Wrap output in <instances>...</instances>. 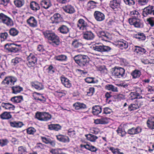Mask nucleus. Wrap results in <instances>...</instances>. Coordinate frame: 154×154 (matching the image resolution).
Returning a JSON list of instances; mask_svg holds the SVG:
<instances>
[{"mask_svg": "<svg viewBox=\"0 0 154 154\" xmlns=\"http://www.w3.org/2000/svg\"><path fill=\"white\" fill-rule=\"evenodd\" d=\"M121 0H116V17L120 20L123 18L122 10L121 8Z\"/></svg>", "mask_w": 154, "mask_h": 154, "instance_id": "nucleus-12", "label": "nucleus"}, {"mask_svg": "<svg viewBox=\"0 0 154 154\" xmlns=\"http://www.w3.org/2000/svg\"><path fill=\"white\" fill-rule=\"evenodd\" d=\"M141 75V71L138 69H135L131 73V75L132 76V78L134 79L139 78Z\"/></svg>", "mask_w": 154, "mask_h": 154, "instance_id": "nucleus-37", "label": "nucleus"}, {"mask_svg": "<svg viewBox=\"0 0 154 154\" xmlns=\"http://www.w3.org/2000/svg\"><path fill=\"white\" fill-rule=\"evenodd\" d=\"M111 93L107 92L105 94V97L106 98V102L108 101V103H109L110 101V98L112 97V95L111 94Z\"/></svg>", "mask_w": 154, "mask_h": 154, "instance_id": "nucleus-64", "label": "nucleus"}, {"mask_svg": "<svg viewBox=\"0 0 154 154\" xmlns=\"http://www.w3.org/2000/svg\"><path fill=\"white\" fill-rule=\"evenodd\" d=\"M21 60L22 59L20 58L16 57L15 58L12 59L11 60V63L13 65H15L21 61Z\"/></svg>", "mask_w": 154, "mask_h": 154, "instance_id": "nucleus-59", "label": "nucleus"}, {"mask_svg": "<svg viewBox=\"0 0 154 154\" xmlns=\"http://www.w3.org/2000/svg\"><path fill=\"white\" fill-rule=\"evenodd\" d=\"M68 133V134L72 137L74 138L75 137V132L74 130L72 129H69Z\"/></svg>", "mask_w": 154, "mask_h": 154, "instance_id": "nucleus-60", "label": "nucleus"}, {"mask_svg": "<svg viewBox=\"0 0 154 154\" xmlns=\"http://www.w3.org/2000/svg\"><path fill=\"white\" fill-rule=\"evenodd\" d=\"M63 10L66 13L72 14L75 12V10L73 6L68 5L63 7Z\"/></svg>", "mask_w": 154, "mask_h": 154, "instance_id": "nucleus-28", "label": "nucleus"}, {"mask_svg": "<svg viewBox=\"0 0 154 154\" xmlns=\"http://www.w3.org/2000/svg\"><path fill=\"white\" fill-rule=\"evenodd\" d=\"M41 6L45 9L49 8L51 6V4L50 0H42L40 2Z\"/></svg>", "mask_w": 154, "mask_h": 154, "instance_id": "nucleus-31", "label": "nucleus"}, {"mask_svg": "<svg viewBox=\"0 0 154 154\" xmlns=\"http://www.w3.org/2000/svg\"><path fill=\"white\" fill-rule=\"evenodd\" d=\"M54 59L60 62H64L67 60V57L65 55L60 54L55 56Z\"/></svg>", "mask_w": 154, "mask_h": 154, "instance_id": "nucleus-39", "label": "nucleus"}, {"mask_svg": "<svg viewBox=\"0 0 154 154\" xmlns=\"http://www.w3.org/2000/svg\"><path fill=\"white\" fill-rule=\"evenodd\" d=\"M11 88L12 93L15 94L19 93L23 90V88L19 85L14 86Z\"/></svg>", "mask_w": 154, "mask_h": 154, "instance_id": "nucleus-44", "label": "nucleus"}, {"mask_svg": "<svg viewBox=\"0 0 154 154\" xmlns=\"http://www.w3.org/2000/svg\"><path fill=\"white\" fill-rule=\"evenodd\" d=\"M30 8L32 11H36L40 9V7L38 3L35 1L31 2L30 4Z\"/></svg>", "mask_w": 154, "mask_h": 154, "instance_id": "nucleus-35", "label": "nucleus"}, {"mask_svg": "<svg viewBox=\"0 0 154 154\" xmlns=\"http://www.w3.org/2000/svg\"><path fill=\"white\" fill-rule=\"evenodd\" d=\"M74 59L75 62L81 67L87 66L89 62V58L88 56L85 55H75L74 57Z\"/></svg>", "mask_w": 154, "mask_h": 154, "instance_id": "nucleus-3", "label": "nucleus"}, {"mask_svg": "<svg viewBox=\"0 0 154 154\" xmlns=\"http://www.w3.org/2000/svg\"><path fill=\"white\" fill-rule=\"evenodd\" d=\"M47 72L49 74L51 75L53 74L55 72L54 68L51 65L49 66L46 69Z\"/></svg>", "mask_w": 154, "mask_h": 154, "instance_id": "nucleus-53", "label": "nucleus"}, {"mask_svg": "<svg viewBox=\"0 0 154 154\" xmlns=\"http://www.w3.org/2000/svg\"><path fill=\"white\" fill-rule=\"evenodd\" d=\"M9 33L10 35L13 36H15L17 35L19 33L18 30L15 28H12L10 29L9 30Z\"/></svg>", "mask_w": 154, "mask_h": 154, "instance_id": "nucleus-46", "label": "nucleus"}, {"mask_svg": "<svg viewBox=\"0 0 154 154\" xmlns=\"http://www.w3.org/2000/svg\"><path fill=\"white\" fill-rule=\"evenodd\" d=\"M134 37L137 39L139 41H144L146 38V36L145 34L142 32H138L134 34Z\"/></svg>", "mask_w": 154, "mask_h": 154, "instance_id": "nucleus-30", "label": "nucleus"}, {"mask_svg": "<svg viewBox=\"0 0 154 154\" xmlns=\"http://www.w3.org/2000/svg\"><path fill=\"white\" fill-rule=\"evenodd\" d=\"M77 26L79 29L83 31L87 30L89 27L87 23L82 19H80L79 20Z\"/></svg>", "mask_w": 154, "mask_h": 154, "instance_id": "nucleus-15", "label": "nucleus"}, {"mask_svg": "<svg viewBox=\"0 0 154 154\" xmlns=\"http://www.w3.org/2000/svg\"><path fill=\"white\" fill-rule=\"evenodd\" d=\"M98 3L93 1H90L87 3L88 7L90 9H93L97 6Z\"/></svg>", "mask_w": 154, "mask_h": 154, "instance_id": "nucleus-48", "label": "nucleus"}, {"mask_svg": "<svg viewBox=\"0 0 154 154\" xmlns=\"http://www.w3.org/2000/svg\"><path fill=\"white\" fill-rule=\"evenodd\" d=\"M27 22L29 25L32 27H35L37 26V22L35 18L33 17H30L27 20Z\"/></svg>", "mask_w": 154, "mask_h": 154, "instance_id": "nucleus-24", "label": "nucleus"}, {"mask_svg": "<svg viewBox=\"0 0 154 154\" xmlns=\"http://www.w3.org/2000/svg\"><path fill=\"white\" fill-rule=\"evenodd\" d=\"M61 128V126L59 124H51L48 125V128L50 130L58 131Z\"/></svg>", "mask_w": 154, "mask_h": 154, "instance_id": "nucleus-42", "label": "nucleus"}, {"mask_svg": "<svg viewBox=\"0 0 154 154\" xmlns=\"http://www.w3.org/2000/svg\"><path fill=\"white\" fill-rule=\"evenodd\" d=\"M117 132V134L119 136L123 137L125 136L127 134V133L125 131H123L122 128H119L116 131Z\"/></svg>", "mask_w": 154, "mask_h": 154, "instance_id": "nucleus-57", "label": "nucleus"}, {"mask_svg": "<svg viewBox=\"0 0 154 154\" xmlns=\"http://www.w3.org/2000/svg\"><path fill=\"white\" fill-rule=\"evenodd\" d=\"M72 45L73 47L76 48L82 47V43L76 40L73 41Z\"/></svg>", "mask_w": 154, "mask_h": 154, "instance_id": "nucleus-51", "label": "nucleus"}, {"mask_svg": "<svg viewBox=\"0 0 154 154\" xmlns=\"http://www.w3.org/2000/svg\"><path fill=\"white\" fill-rule=\"evenodd\" d=\"M9 143L7 139H2L0 140V145L2 147L6 146Z\"/></svg>", "mask_w": 154, "mask_h": 154, "instance_id": "nucleus-58", "label": "nucleus"}, {"mask_svg": "<svg viewBox=\"0 0 154 154\" xmlns=\"http://www.w3.org/2000/svg\"><path fill=\"white\" fill-rule=\"evenodd\" d=\"M123 1L126 5L130 6L134 5L135 3V0H123Z\"/></svg>", "mask_w": 154, "mask_h": 154, "instance_id": "nucleus-55", "label": "nucleus"}, {"mask_svg": "<svg viewBox=\"0 0 154 154\" xmlns=\"http://www.w3.org/2000/svg\"><path fill=\"white\" fill-rule=\"evenodd\" d=\"M92 49L95 51L102 53L108 52L111 49V48L109 47L104 45L101 43L95 44L93 46Z\"/></svg>", "mask_w": 154, "mask_h": 154, "instance_id": "nucleus-7", "label": "nucleus"}, {"mask_svg": "<svg viewBox=\"0 0 154 154\" xmlns=\"http://www.w3.org/2000/svg\"><path fill=\"white\" fill-rule=\"evenodd\" d=\"M36 118L38 120L44 121H47L51 118V116L48 112H37L35 114Z\"/></svg>", "mask_w": 154, "mask_h": 154, "instance_id": "nucleus-6", "label": "nucleus"}, {"mask_svg": "<svg viewBox=\"0 0 154 154\" xmlns=\"http://www.w3.org/2000/svg\"><path fill=\"white\" fill-rule=\"evenodd\" d=\"M146 124L148 128L151 129H154V117H151L147 120Z\"/></svg>", "mask_w": 154, "mask_h": 154, "instance_id": "nucleus-38", "label": "nucleus"}, {"mask_svg": "<svg viewBox=\"0 0 154 154\" xmlns=\"http://www.w3.org/2000/svg\"><path fill=\"white\" fill-rule=\"evenodd\" d=\"M109 122V119L106 117H102L100 119H97L94 120V122L97 124H105Z\"/></svg>", "mask_w": 154, "mask_h": 154, "instance_id": "nucleus-27", "label": "nucleus"}, {"mask_svg": "<svg viewBox=\"0 0 154 154\" xmlns=\"http://www.w3.org/2000/svg\"><path fill=\"white\" fill-rule=\"evenodd\" d=\"M80 147L82 148H85L92 152H96L98 149L94 146L89 143H87L86 144H81L80 145Z\"/></svg>", "mask_w": 154, "mask_h": 154, "instance_id": "nucleus-22", "label": "nucleus"}, {"mask_svg": "<svg viewBox=\"0 0 154 154\" xmlns=\"http://www.w3.org/2000/svg\"><path fill=\"white\" fill-rule=\"evenodd\" d=\"M85 136L88 140L91 142H95L98 138L97 137L92 134H85Z\"/></svg>", "mask_w": 154, "mask_h": 154, "instance_id": "nucleus-43", "label": "nucleus"}, {"mask_svg": "<svg viewBox=\"0 0 154 154\" xmlns=\"http://www.w3.org/2000/svg\"><path fill=\"white\" fill-rule=\"evenodd\" d=\"M143 91L139 88H136V91L134 92H131L130 94V98L131 100H133L136 99H142L143 98L141 94H143L142 92Z\"/></svg>", "mask_w": 154, "mask_h": 154, "instance_id": "nucleus-8", "label": "nucleus"}, {"mask_svg": "<svg viewBox=\"0 0 154 154\" xmlns=\"http://www.w3.org/2000/svg\"><path fill=\"white\" fill-rule=\"evenodd\" d=\"M94 34L91 31H87L83 33V38L87 40H92L94 39Z\"/></svg>", "mask_w": 154, "mask_h": 154, "instance_id": "nucleus-21", "label": "nucleus"}, {"mask_svg": "<svg viewBox=\"0 0 154 154\" xmlns=\"http://www.w3.org/2000/svg\"><path fill=\"white\" fill-rule=\"evenodd\" d=\"M1 106L4 109L9 110H13L15 108V106L10 103H2Z\"/></svg>", "mask_w": 154, "mask_h": 154, "instance_id": "nucleus-26", "label": "nucleus"}, {"mask_svg": "<svg viewBox=\"0 0 154 154\" xmlns=\"http://www.w3.org/2000/svg\"><path fill=\"white\" fill-rule=\"evenodd\" d=\"M45 38L51 41V43L54 46L59 45L60 41L59 37L54 32L49 30H47L42 32Z\"/></svg>", "mask_w": 154, "mask_h": 154, "instance_id": "nucleus-2", "label": "nucleus"}, {"mask_svg": "<svg viewBox=\"0 0 154 154\" xmlns=\"http://www.w3.org/2000/svg\"><path fill=\"white\" fill-rule=\"evenodd\" d=\"M18 154H26L27 151L26 148L23 146H20L18 147Z\"/></svg>", "mask_w": 154, "mask_h": 154, "instance_id": "nucleus-52", "label": "nucleus"}, {"mask_svg": "<svg viewBox=\"0 0 154 154\" xmlns=\"http://www.w3.org/2000/svg\"><path fill=\"white\" fill-rule=\"evenodd\" d=\"M17 81L16 79L12 76L7 77L2 82V84H10L11 85H14V83Z\"/></svg>", "mask_w": 154, "mask_h": 154, "instance_id": "nucleus-18", "label": "nucleus"}, {"mask_svg": "<svg viewBox=\"0 0 154 154\" xmlns=\"http://www.w3.org/2000/svg\"><path fill=\"white\" fill-rule=\"evenodd\" d=\"M31 85L32 87L38 90L43 89L44 88L42 84L38 82H35L31 83Z\"/></svg>", "mask_w": 154, "mask_h": 154, "instance_id": "nucleus-32", "label": "nucleus"}, {"mask_svg": "<svg viewBox=\"0 0 154 154\" xmlns=\"http://www.w3.org/2000/svg\"><path fill=\"white\" fill-rule=\"evenodd\" d=\"M141 131V127L140 126H137L128 129L127 131V133L131 135H134L140 133Z\"/></svg>", "mask_w": 154, "mask_h": 154, "instance_id": "nucleus-16", "label": "nucleus"}, {"mask_svg": "<svg viewBox=\"0 0 154 154\" xmlns=\"http://www.w3.org/2000/svg\"><path fill=\"white\" fill-rule=\"evenodd\" d=\"M27 59V65L29 67L34 66L37 61L36 57L32 53L30 54L28 56Z\"/></svg>", "mask_w": 154, "mask_h": 154, "instance_id": "nucleus-13", "label": "nucleus"}, {"mask_svg": "<svg viewBox=\"0 0 154 154\" xmlns=\"http://www.w3.org/2000/svg\"><path fill=\"white\" fill-rule=\"evenodd\" d=\"M147 24L150 27H154V17H150L146 19Z\"/></svg>", "mask_w": 154, "mask_h": 154, "instance_id": "nucleus-47", "label": "nucleus"}, {"mask_svg": "<svg viewBox=\"0 0 154 154\" xmlns=\"http://www.w3.org/2000/svg\"><path fill=\"white\" fill-rule=\"evenodd\" d=\"M11 115L9 112H5L0 115V118L3 119H8L11 118Z\"/></svg>", "mask_w": 154, "mask_h": 154, "instance_id": "nucleus-45", "label": "nucleus"}, {"mask_svg": "<svg viewBox=\"0 0 154 154\" xmlns=\"http://www.w3.org/2000/svg\"><path fill=\"white\" fill-rule=\"evenodd\" d=\"M109 7L112 10L115 11V9L116 8V0H112L110 1L109 3Z\"/></svg>", "mask_w": 154, "mask_h": 154, "instance_id": "nucleus-62", "label": "nucleus"}, {"mask_svg": "<svg viewBox=\"0 0 154 154\" xmlns=\"http://www.w3.org/2000/svg\"><path fill=\"white\" fill-rule=\"evenodd\" d=\"M73 106L76 110L82 109L86 108V106L85 104L79 102L75 103Z\"/></svg>", "mask_w": 154, "mask_h": 154, "instance_id": "nucleus-36", "label": "nucleus"}, {"mask_svg": "<svg viewBox=\"0 0 154 154\" xmlns=\"http://www.w3.org/2000/svg\"><path fill=\"white\" fill-rule=\"evenodd\" d=\"M128 46V43L123 39H116V47L119 50H122L127 49Z\"/></svg>", "mask_w": 154, "mask_h": 154, "instance_id": "nucleus-10", "label": "nucleus"}, {"mask_svg": "<svg viewBox=\"0 0 154 154\" xmlns=\"http://www.w3.org/2000/svg\"><path fill=\"white\" fill-rule=\"evenodd\" d=\"M130 25L137 29H141L144 26V23L140 18L128 19Z\"/></svg>", "mask_w": 154, "mask_h": 154, "instance_id": "nucleus-4", "label": "nucleus"}, {"mask_svg": "<svg viewBox=\"0 0 154 154\" xmlns=\"http://www.w3.org/2000/svg\"><path fill=\"white\" fill-rule=\"evenodd\" d=\"M9 37V35L6 32L0 33V37L1 42L5 41V40L7 39Z\"/></svg>", "mask_w": 154, "mask_h": 154, "instance_id": "nucleus-49", "label": "nucleus"}, {"mask_svg": "<svg viewBox=\"0 0 154 154\" xmlns=\"http://www.w3.org/2000/svg\"><path fill=\"white\" fill-rule=\"evenodd\" d=\"M34 98L35 100L40 101L41 102H45L46 101L45 98L42 95V94L39 93H36L35 94L33 95Z\"/></svg>", "mask_w": 154, "mask_h": 154, "instance_id": "nucleus-41", "label": "nucleus"}, {"mask_svg": "<svg viewBox=\"0 0 154 154\" xmlns=\"http://www.w3.org/2000/svg\"><path fill=\"white\" fill-rule=\"evenodd\" d=\"M0 23L8 27L13 26L14 25L12 19L2 13L0 14Z\"/></svg>", "mask_w": 154, "mask_h": 154, "instance_id": "nucleus-5", "label": "nucleus"}, {"mask_svg": "<svg viewBox=\"0 0 154 154\" xmlns=\"http://www.w3.org/2000/svg\"><path fill=\"white\" fill-rule=\"evenodd\" d=\"M150 0H136L138 4L141 6L146 5Z\"/></svg>", "mask_w": 154, "mask_h": 154, "instance_id": "nucleus-56", "label": "nucleus"}, {"mask_svg": "<svg viewBox=\"0 0 154 154\" xmlns=\"http://www.w3.org/2000/svg\"><path fill=\"white\" fill-rule=\"evenodd\" d=\"M125 73V70L123 68L116 66V76L120 78L124 75Z\"/></svg>", "mask_w": 154, "mask_h": 154, "instance_id": "nucleus-29", "label": "nucleus"}, {"mask_svg": "<svg viewBox=\"0 0 154 154\" xmlns=\"http://www.w3.org/2000/svg\"><path fill=\"white\" fill-rule=\"evenodd\" d=\"M60 79L63 85L67 88H70L72 86L71 82L68 79L62 75L60 77Z\"/></svg>", "mask_w": 154, "mask_h": 154, "instance_id": "nucleus-17", "label": "nucleus"}, {"mask_svg": "<svg viewBox=\"0 0 154 154\" xmlns=\"http://www.w3.org/2000/svg\"><path fill=\"white\" fill-rule=\"evenodd\" d=\"M23 100V97L22 96L14 97L11 99V101L14 103H20Z\"/></svg>", "mask_w": 154, "mask_h": 154, "instance_id": "nucleus-40", "label": "nucleus"}, {"mask_svg": "<svg viewBox=\"0 0 154 154\" xmlns=\"http://www.w3.org/2000/svg\"><path fill=\"white\" fill-rule=\"evenodd\" d=\"M51 19L54 23H58L63 21L61 15L59 13H55L51 17Z\"/></svg>", "mask_w": 154, "mask_h": 154, "instance_id": "nucleus-19", "label": "nucleus"}, {"mask_svg": "<svg viewBox=\"0 0 154 154\" xmlns=\"http://www.w3.org/2000/svg\"><path fill=\"white\" fill-rule=\"evenodd\" d=\"M129 15L131 17L129 18L128 19L139 18L140 17V13L137 10H134L132 11H131L129 14Z\"/></svg>", "mask_w": 154, "mask_h": 154, "instance_id": "nucleus-25", "label": "nucleus"}, {"mask_svg": "<svg viewBox=\"0 0 154 154\" xmlns=\"http://www.w3.org/2000/svg\"><path fill=\"white\" fill-rule=\"evenodd\" d=\"M142 15L144 17L154 16V6L149 5L145 8L142 11Z\"/></svg>", "mask_w": 154, "mask_h": 154, "instance_id": "nucleus-9", "label": "nucleus"}, {"mask_svg": "<svg viewBox=\"0 0 154 154\" xmlns=\"http://www.w3.org/2000/svg\"><path fill=\"white\" fill-rule=\"evenodd\" d=\"M14 2L17 7L20 8L23 5L24 3V0H14Z\"/></svg>", "mask_w": 154, "mask_h": 154, "instance_id": "nucleus-50", "label": "nucleus"}, {"mask_svg": "<svg viewBox=\"0 0 154 154\" xmlns=\"http://www.w3.org/2000/svg\"><path fill=\"white\" fill-rule=\"evenodd\" d=\"M57 139L59 141L64 143H69L70 140L68 136L63 134H58L56 136Z\"/></svg>", "mask_w": 154, "mask_h": 154, "instance_id": "nucleus-23", "label": "nucleus"}, {"mask_svg": "<svg viewBox=\"0 0 154 154\" xmlns=\"http://www.w3.org/2000/svg\"><path fill=\"white\" fill-rule=\"evenodd\" d=\"M122 102L123 108L130 112L138 109L141 108L143 105V101L140 100H136L134 103H131L130 100H127L125 102Z\"/></svg>", "mask_w": 154, "mask_h": 154, "instance_id": "nucleus-1", "label": "nucleus"}, {"mask_svg": "<svg viewBox=\"0 0 154 154\" xmlns=\"http://www.w3.org/2000/svg\"><path fill=\"white\" fill-rule=\"evenodd\" d=\"M36 131L35 128L32 127L29 128L27 129V132L29 134H33Z\"/></svg>", "mask_w": 154, "mask_h": 154, "instance_id": "nucleus-61", "label": "nucleus"}, {"mask_svg": "<svg viewBox=\"0 0 154 154\" xmlns=\"http://www.w3.org/2000/svg\"><path fill=\"white\" fill-rule=\"evenodd\" d=\"M133 51L137 55L147 54L148 52L146 50L142 47L135 46L133 48Z\"/></svg>", "mask_w": 154, "mask_h": 154, "instance_id": "nucleus-14", "label": "nucleus"}, {"mask_svg": "<svg viewBox=\"0 0 154 154\" xmlns=\"http://www.w3.org/2000/svg\"><path fill=\"white\" fill-rule=\"evenodd\" d=\"M10 125L13 127L20 128L21 127L23 126V124L21 122H11L10 123Z\"/></svg>", "mask_w": 154, "mask_h": 154, "instance_id": "nucleus-54", "label": "nucleus"}, {"mask_svg": "<svg viewBox=\"0 0 154 154\" xmlns=\"http://www.w3.org/2000/svg\"><path fill=\"white\" fill-rule=\"evenodd\" d=\"M20 46V45H17L14 44L8 43L5 46V49L9 52L15 53L18 51L19 48L17 47Z\"/></svg>", "mask_w": 154, "mask_h": 154, "instance_id": "nucleus-11", "label": "nucleus"}, {"mask_svg": "<svg viewBox=\"0 0 154 154\" xmlns=\"http://www.w3.org/2000/svg\"><path fill=\"white\" fill-rule=\"evenodd\" d=\"M45 147V145L41 143H37L36 146V148L39 150L44 149Z\"/></svg>", "mask_w": 154, "mask_h": 154, "instance_id": "nucleus-63", "label": "nucleus"}, {"mask_svg": "<svg viewBox=\"0 0 154 154\" xmlns=\"http://www.w3.org/2000/svg\"><path fill=\"white\" fill-rule=\"evenodd\" d=\"M101 112V107L99 106L96 105L92 107V113L94 115L97 116Z\"/></svg>", "mask_w": 154, "mask_h": 154, "instance_id": "nucleus-33", "label": "nucleus"}, {"mask_svg": "<svg viewBox=\"0 0 154 154\" xmlns=\"http://www.w3.org/2000/svg\"><path fill=\"white\" fill-rule=\"evenodd\" d=\"M95 19L97 21H101L105 19V16L103 14L98 11H96L94 13Z\"/></svg>", "mask_w": 154, "mask_h": 154, "instance_id": "nucleus-20", "label": "nucleus"}, {"mask_svg": "<svg viewBox=\"0 0 154 154\" xmlns=\"http://www.w3.org/2000/svg\"><path fill=\"white\" fill-rule=\"evenodd\" d=\"M58 30L63 34H67L69 32V29L67 26L65 25L61 26L59 28Z\"/></svg>", "mask_w": 154, "mask_h": 154, "instance_id": "nucleus-34", "label": "nucleus"}]
</instances>
